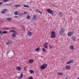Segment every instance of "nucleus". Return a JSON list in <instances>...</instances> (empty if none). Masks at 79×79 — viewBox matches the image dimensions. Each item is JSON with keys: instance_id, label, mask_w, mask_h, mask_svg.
<instances>
[{"instance_id": "41", "label": "nucleus", "mask_w": 79, "mask_h": 79, "mask_svg": "<svg viewBox=\"0 0 79 79\" xmlns=\"http://www.w3.org/2000/svg\"><path fill=\"white\" fill-rule=\"evenodd\" d=\"M15 18H19L18 16H17L16 15H15Z\"/></svg>"}, {"instance_id": "22", "label": "nucleus", "mask_w": 79, "mask_h": 79, "mask_svg": "<svg viewBox=\"0 0 79 79\" xmlns=\"http://www.w3.org/2000/svg\"><path fill=\"white\" fill-rule=\"evenodd\" d=\"M3 29H6V30H7L8 29H10V28L8 27H4V28H2Z\"/></svg>"}, {"instance_id": "53", "label": "nucleus", "mask_w": 79, "mask_h": 79, "mask_svg": "<svg viewBox=\"0 0 79 79\" xmlns=\"http://www.w3.org/2000/svg\"><path fill=\"white\" fill-rule=\"evenodd\" d=\"M0 19H1V18H0Z\"/></svg>"}, {"instance_id": "47", "label": "nucleus", "mask_w": 79, "mask_h": 79, "mask_svg": "<svg viewBox=\"0 0 79 79\" xmlns=\"http://www.w3.org/2000/svg\"><path fill=\"white\" fill-rule=\"evenodd\" d=\"M52 16H53V14H52Z\"/></svg>"}, {"instance_id": "32", "label": "nucleus", "mask_w": 79, "mask_h": 79, "mask_svg": "<svg viewBox=\"0 0 79 79\" xmlns=\"http://www.w3.org/2000/svg\"><path fill=\"white\" fill-rule=\"evenodd\" d=\"M24 70L25 71H26V70H27V66H25L24 67Z\"/></svg>"}, {"instance_id": "21", "label": "nucleus", "mask_w": 79, "mask_h": 79, "mask_svg": "<svg viewBox=\"0 0 79 79\" xmlns=\"http://www.w3.org/2000/svg\"><path fill=\"white\" fill-rule=\"evenodd\" d=\"M30 73H31V74H32L34 73V71L32 70H30L29 71Z\"/></svg>"}, {"instance_id": "40", "label": "nucleus", "mask_w": 79, "mask_h": 79, "mask_svg": "<svg viewBox=\"0 0 79 79\" xmlns=\"http://www.w3.org/2000/svg\"><path fill=\"white\" fill-rule=\"evenodd\" d=\"M11 29H16V28L15 27H12Z\"/></svg>"}, {"instance_id": "38", "label": "nucleus", "mask_w": 79, "mask_h": 79, "mask_svg": "<svg viewBox=\"0 0 79 79\" xmlns=\"http://www.w3.org/2000/svg\"><path fill=\"white\" fill-rule=\"evenodd\" d=\"M9 42V44H12V41H10Z\"/></svg>"}, {"instance_id": "45", "label": "nucleus", "mask_w": 79, "mask_h": 79, "mask_svg": "<svg viewBox=\"0 0 79 79\" xmlns=\"http://www.w3.org/2000/svg\"><path fill=\"white\" fill-rule=\"evenodd\" d=\"M0 34H1V35H3V34H2V32H1V33H0Z\"/></svg>"}, {"instance_id": "10", "label": "nucleus", "mask_w": 79, "mask_h": 79, "mask_svg": "<svg viewBox=\"0 0 79 79\" xmlns=\"http://www.w3.org/2000/svg\"><path fill=\"white\" fill-rule=\"evenodd\" d=\"M72 35H73V32H69L68 34V36H69V37Z\"/></svg>"}, {"instance_id": "2", "label": "nucleus", "mask_w": 79, "mask_h": 79, "mask_svg": "<svg viewBox=\"0 0 79 79\" xmlns=\"http://www.w3.org/2000/svg\"><path fill=\"white\" fill-rule=\"evenodd\" d=\"M47 67V64L46 63L42 65L41 66L40 69H44L45 68H46Z\"/></svg>"}, {"instance_id": "7", "label": "nucleus", "mask_w": 79, "mask_h": 79, "mask_svg": "<svg viewBox=\"0 0 79 79\" xmlns=\"http://www.w3.org/2000/svg\"><path fill=\"white\" fill-rule=\"evenodd\" d=\"M47 12L50 13V14H53V11L52 10H51L50 9H48L47 10Z\"/></svg>"}, {"instance_id": "39", "label": "nucleus", "mask_w": 79, "mask_h": 79, "mask_svg": "<svg viewBox=\"0 0 79 79\" xmlns=\"http://www.w3.org/2000/svg\"><path fill=\"white\" fill-rule=\"evenodd\" d=\"M49 47H50V48H51V49L53 48V47H52V46H49Z\"/></svg>"}, {"instance_id": "31", "label": "nucleus", "mask_w": 79, "mask_h": 79, "mask_svg": "<svg viewBox=\"0 0 79 79\" xmlns=\"http://www.w3.org/2000/svg\"><path fill=\"white\" fill-rule=\"evenodd\" d=\"M10 32H14L13 33H15V32H17V31H16L15 30H13L10 31Z\"/></svg>"}, {"instance_id": "6", "label": "nucleus", "mask_w": 79, "mask_h": 79, "mask_svg": "<svg viewBox=\"0 0 79 79\" xmlns=\"http://www.w3.org/2000/svg\"><path fill=\"white\" fill-rule=\"evenodd\" d=\"M74 63V60H70L69 61L66 62V64H71V63Z\"/></svg>"}, {"instance_id": "4", "label": "nucleus", "mask_w": 79, "mask_h": 79, "mask_svg": "<svg viewBox=\"0 0 79 79\" xmlns=\"http://www.w3.org/2000/svg\"><path fill=\"white\" fill-rule=\"evenodd\" d=\"M64 30H63V28H61L60 30V35L62 36V35L64 34Z\"/></svg>"}, {"instance_id": "11", "label": "nucleus", "mask_w": 79, "mask_h": 79, "mask_svg": "<svg viewBox=\"0 0 79 79\" xmlns=\"http://www.w3.org/2000/svg\"><path fill=\"white\" fill-rule=\"evenodd\" d=\"M65 68H66V69H70V68H71V67L69 65H67L65 67Z\"/></svg>"}, {"instance_id": "12", "label": "nucleus", "mask_w": 79, "mask_h": 79, "mask_svg": "<svg viewBox=\"0 0 79 79\" xmlns=\"http://www.w3.org/2000/svg\"><path fill=\"white\" fill-rule=\"evenodd\" d=\"M34 61L33 59H31L29 60V63H33Z\"/></svg>"}, {"instance_id": "28", "label": "nucleus", "mask_w": 79, "mask_h": 79, "mask_svg": "<svg viewBox=\"0 0 79 79\" xmlns=\"http://www.w3.org/2000/svg\"><path fill=\"white\" fill-rule=\"evenodd\" d=\"M2 34H6L8 33V31H4L2 32Z\"/></svg>"}, {"instance_id": "20", "label": "nucleus", "mask_w": 79, "mask_h": 79, "mask_svg": "<svg viewBox=\"0 0 79 79\" xmlns=\"http://www.w3.org/2000/svg\"><path fill=\"white\" fill-rule=\"evenodd\" d=\"M23 6L25 8H29V6L28 5H25V4H24L23 5Z\"/></svg>"}, {"instance_id": "29", "label": "nucleus", "mask_w": 79, "mask_h": 79, "mask_svg": "<svg viewBox=\"0 0 79 79\" xmlns=\"http://www.w3.org/2000/svg\"><path fill=\"white\" fill-rule=\"evenodd\" d=\"M39 50H40V48H39V47H38L35 50L36 52H38V51H39Z\"/></svg>"}, {"instance_id": "16", "label": "nucleus", "mask_w": 79, "mask_h": 79, "mask_svg": "<svg viewBox=\"0 0 79 79\" xmlns=\"http://www.w3.org/2000/svg\"><path fill=\"white\" fill-rule=\"evenodd\" d=\"M23 74H20V77H18V78L19 79H22V78H23Z\"/></svg>"}, {"instance_id": "27", "label": "nucleus", "mask_w": 79, "mask_h": 79, "mask_svg": "<svg viewBox=\"0 0 79 79\" xmlns=\"http://www.w3.org/2000/svg\"><path fill=\"white\" fill-rule=\"evenodd\" d=\"M42 50L43 52H46V50H45V49L44 48H43Z\"/></svg>"}, {"instance_id": "17", "label": "nucleus", "mask_w": 79, "mask_h": 79, "mask_svg": "<svg viewBox=\"0 0 79 79\" xmlns=\"http://www.w3.org/2000/svg\"><path fill=\"white\" fill-rule=\"evenodd\" d=\"M21 6V5L19 4L18 5H15L14 6L16 8H18V7H19V6Z\"/></svg>"}, {"instance_id": "19", "label": "nucleus", "mask_w": 79, "mask_h": 79, "mask_svg": "<svg viewBox=\"0 0 79 79\" xmlns=\"http://www.w3.org/2000/svg\"><path fill=\"white\" fill-rule=\"evenodd\" d=\"M72 40H76V38L75 36H73L72 37Z\"/></svg>"}, {"instance_id": "44", "label": "nucleus", "mask_w": 79, "mask_h": 79, "mask_svg": "<svg viewBox=\"0 0 79 79\" xmlns=\"http://www.w3.org/2000/svg\"><path fill=\"white\" fill-rule=\"evenodd\" d=\"M23 31H25V28L23 27Z\"/></svg>"}, {"instance_id": "52", "label": "nucleus", "mask_w": 79, "mask_h": 79, "mask_svg": "<svg viewBox=\"0 0 79 79\" xmlns=\"http://www.w3.org/2000/svg\"><path fill=\"white\" fill-rule=\"evenodd\" d=\"M38 71H37V73H38Z\"/></svg>"}, {"instance_id": "33", "label": "nucleus", "mask_w": 79, "mask_h": 79, "mask_svg": "<svg viewBox=\"0 0 79 79\" xmlns=\"http://www.w3.org/2000/svg\"><path fill=\"white\" fill-rule=\"evenodd\" d=\"M29 79H33V78L32 77H28Z\"/></svg>"}, {"instance_id": "49", "label": "nucleus", "mask_w": 79, "mask_h": 79, "mask_svg": "<svg viewBox=\"0 0 79 79\" xmlns=\"http://www.w3.org/2000/svg\"><path fill=\"white\" fill-rule=\"evenodd\" d=\"M30 10V11H31V10H32V9H29Z\"/></svg>"}, {"instance_id": "30", "label": "nucleus", "mask_w": 79, "mask_h": 79, "mask_svg": "<svg viewBox=\"0 0 79 79\" xmlns=\"http://www.w3.org/2000/svg\"><path fill=\"white\" fill-rule=\"evenodd\" d=\"M62 13H63V12H60L59 13V15H60V17H62V15H62Z\"/></svg>"}, {"instance_id": "26", "label": "nucleus", "mask_w": 79, "mask_h": 79, "mask_svg": "<svg viewBox=\"0 0 79 79\" xmlns=\"http://www.w3.org/2000/svg\"><path fill=\"white\" fill-rule=\"evenodd\" d=\"M14 14L15 15H18V11H16L14 12Z\"/></svg>"}, {"instance_id": "43", "label": "nucleus", "mask_w": 79, "mask_h": 79, "mask_svg": "<svg viewBox=\"0 0 79 79\" xmlns=\"http://www.w3.org/2000/svg\"><path fill=\"white\" fill-rule=\"evenodd\" d=\"M68 79V77H66L65 78V79Z\"/></svg>"}, {"instance_id": "14", "label": "nucleus", "mask_w": 79, "mask_h": 79, "mask_svg": "<svg viewBox=\"0 0 79 79\" xmlns=\"http://www.w3.org/2000/svg\"><path fill=\"white\" fill-rule=\"evenodd\" d=\"M70 49L72 50H73L74 49V46L73 45H70Z\"/></svg>"}, {"instance_id": "5", "label": "nucleus", "mask_w": 79, "mask_h": 79, "mask_svg": "<svg viewBox=\"0 0 79 79\" xmlns=\"http://www.w3.org/2000/svg\"><path fill=\"white\" fill-rule=\"evenodd\" d=\"M18 35V32H16L15 33H13L12 34V36L13 38H15L16 35Z\"/></svg>"}, {"instance_id": "1", "label": "nucleus", "mask_w": 79, "mask_h": 79, "mask_svg": "<svg viewBox=\"0 0 79 79\" xmlns=\"http://www.w3.org/2000/svg\"><path fill=\"white\" fill-rule=\"evenodd\" d=\"M51 34H52L51 35V37L52 38H55L56 37V33L55 31H52L51 33Z\"/></svg>"}, {"instance_id": "15", "label": "nucleus", "mask_w": 79, "mask_h": 79, "mask_svg": "<svg viewBox=\"0 0 79 79\" xmlns=\"http://www.w3.org/2000/svg\"><path fill=\"white\" fill-rule=\"evenodd\" d=\"M32 32H31V31H29L28 32L27 35H29L30 36H32Z\"/></svg>"}, {"instance_id": "13", "label": "nucleus", "mask_w": 79, "mask_h": 79, "mask_svg": "<svg viewBox=\"0 0 79 79\" xmlns=\"http://www.w3.org/2000/svg\"><path fill=\"white\" fill-rule=\"evenodd\" d=\"M16 70L18 71H21V68L20 67L18 66L16 68Z\"/></svg>"}, {"instance_id": "24", "label": "nucleus", "mask_w": 79, "mask_h": 79, "mask_svg": "<svg viewBox=\"0 0 79 79\" xmlns=\"http://www.w3.org/2000/svg\"><path fill=\"white\" fill-rule=\"evenodd\" d=\"M37 16L36 15H33V19L35 20H36V18H37Z\"/></svg>"}, {"instance_id": "35", "label": "nucleus", "mask_w": 79, "mask_h": 79, "mask_svg": "<svg viewBox=\"0 0 79 79\" xmlns=\"http://www.w3.org/2000/svg\"><path fill=\"white\" fill-rule=\"evenodd\" d=\"M10 44V42H9V41L7 42L6 43V45H8V44Z\"/></svg>"}, {"instance_id": "37", "label": "nucleus", "mask_w": 79, "mask_h": 79, "mask_svg": "<svg viewBox=\"0 0 79 79\" xmlns=\"http://www.w3.org/2000/svg\"><path fill=\"white\" fill-rule=\"evenodd\" d=\"M3 5V3L2 2H0V5Z\"/></svg>"}, {"instance_id": "46", "label": "nucleus", "mask_w": 79, "mask_h": 79, "mask_svg": "<svg viewBox=\"0 0 79 79\" xmlns=\"http://www.w3.org/2000/svg\"><path fill=\"white\" fill-rule=\"evenodd\" d=\"M3 10H4V11H6V10L4 9Z\"/></svg>"}, {"instance_id": "50", "label": "nucleus", "mask_w": 79, "mask_h": 79, "mask_svg": "<svg viewBox=\"0 0 79 79\" xmlns=\"http://www.w3.org/2000/svg\"><path fill=\"white\" fill-rule=\"evenodd\" d=\"M8 53H9V51L8 52Z\"/></svg>"}, {"instance_id": "8", "label": "nucleus", "mask_w": 79, "mask_h": 79, "mask_svg": "<svg viewBox=\"0 0 79 79\" xmlns=\"http://www.w3.org/2000/svg\"><path fill=\"white\" fill-rule=\"evenodd\" d=\"M48 43H46L45 44H44V47L45 48H48V46H47V44Z\"/></svg>"}, {"instance_id": "18", "label": "nucleus", "mask_w": 79, "mask_h": 79, "mask_svg": "<svg viewBox=\"0 0 79 79\" xmlns=\"http://www.w3.org/2000/svg\"><path fill=\"white\" fill-rule=\"evenodd\" d=\"M7 21H11L12 20V19L10 18H7Z\"/></svg>"}, {"instance_id": "23", "label": "nucleus", "mask_w": 79, "mask_h": 79, "mask_svg": "<svg viewBox=\"0 0 79 79\" xmlns=\"http://www.w3.org/2000/svg\"><path fill=\"white\" fill-rule=\"evenodd\" d=\"M57 74H58L59 75H60L61 76H63V73H57Z\"/></svg>"}, {"instance_id": "36", "label": "nucleus", "mask_w": 79, "mask_h": 79, "mask_svg": "<svg viewBox=\"0 0 79 79\" xmlns=\"http://www.w3.org/2000/svg\"><path fill=\"white\" fill-rule=\"evenodd\" d=\"M9 0H4L3 1V2H7V1H9Z\"/></svg>"}, {"instance_id": "34", "label": "nucleus", "mask_w": 79, "mask_h": 79, "mask_svg": "<svg viewBox=\"0 0 79 79\" xmlns=\"http://www.w3.org/2000/svg\"><path fill=\"white\" fill-rule=\"evenodd\" d=\"M1 12L2 13V14H5V12L4 11H2Z\"/></svg>"}, {"instance_id": "51", "label": "nucleus", "mask_w": 79, "mask_h": 79, "mask_svg": "<svg viewBox=\"0 0 79 79\" xmlns=\"http://www.w3.org/2000/svg\"><path fill=\"white\" fill-rule=\"evenodd\" d=\"M77 79H79V77H78Z\"/></svg>"}, {"instance_id": "42", "label": "nucleus", "mask_w": 79, "mask_h": 79, "mask_svg": "<svg viewBox=\"0 0 79 79\" xmlns=\"http://www.w3.org/2000/svg\"><path fill=\"white\" fill-rule=\"evenodd\" d=\"M6 6H11V4L6 5Z\"/></svg>"}, {"instance_id": "25", "label": "nucleus", "mask_w": 79, "mask_h": 79, "mask_svg": "<svg viewBox=\"0 0 79 79\" xmlns=\"http://www.w3.org/2000/svg\"><path fill=\"white\" fill-rule=\"evenodd\" d=\"M27 19H31V18L30 17V15H27Z\"/></svg>"}, {"instance_id": "48", "label": "nucleus", "mask_w": 79, "mask_h": 79, "mask_svg": "<svg viewBox=\"0 0 79 79\" xmlns=\"http://www.w3.org/2000/svg\"><path fill=\"white\" fill-rule=\"evenodd\" d=\"M1 22H3V21H1Z\"/></svg>"}, {"instance_id": "9", "label": "nucleus", "mask_w": 79, "mask_h": 79, "mask_svg": "<svg viewBox=\"0 0 79 79\" xmlns=\"http://www.w3.org/2000/svg\"><path fill=\"white\" fill-rule=\"evenodd\" d=\"M36 12H37V13H40L41 15L42 14V12L39 10L38 9H36Z\"/></svg>"}, {"instance_id": "3", "label": "nucleus", "mask_w": 79, "mask_h": 79, "mask_svg": "<svg viewBox=\"0 0 79 79\" xmlns=\"http://www.w3.org/2000/svg\"><path fill=\"white\" fill-rule=\"evenodd\" d=\"M26 13H27V12H24V13H19L18 15L19 16H24V15H26Z\"/></svg>"}]
</instances>
